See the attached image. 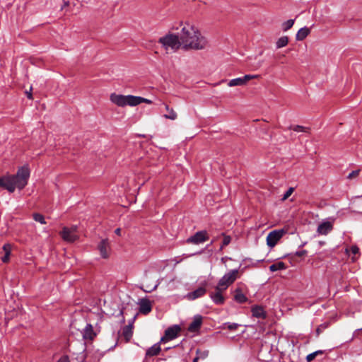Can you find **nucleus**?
Instances as JSON below:
<instances>
[{
  "label": "nucleus",
  "instance_id": "8fccbe9b",
  "mask_svg": "<svg viewBox=\"0 0 362 362\" xmlns=\"http://www.w3.org/2000/svg\"><path fill=\"white\" fill-rule=\"evenodd\" d=\"M58 362H70L67 357L60 358Z\"/></svg>",
  "mask_w": 362,
  "mask_h": 362
},
{
  "label": "nucleus",
  "instance_id": "5701e85b",
  "mask_svg": "<svg viewBox=\"0 0 362 362\" xmlns=\"http://www.w3.org/2000/svg\"><path fill=\"white\" fill-rule=\"evenodd\" d=\"M127 105L136 106L140 104V96H134L132 95H126Z\"/></svg>",
  "mask_w": 362,
  "mask_h": 362
},
{
  "label": "nucleus",
  "instance_id": "7ed1b4c3",
  "mask_svg": "<svg viewBox=\"0 0 362 362\" xmlns=\"http://www.w3.org/2000/svg\"><path fill=\"white\" fill-rule=\"evenodd\" d=\"M239 270L234 269L226 273L218 281L217 289L226 290L238 278Z\"/></svg>",
  "mask_w": 362,
  "mask_h": 362
},
{
  "label": "nucleus",
  "instance_id": "052dcab7",
  "mask_svg": "<svg viewBox=\"0 0 362 362\" xmlns=\"http://www.w3.org/2000/svg\"><path fill=\"white\" fill-rule=\"evenodd\" d=\"M356 259H357L356 257H352V260H353V262H355V261L356 260Z\"/></svg>",
  "mask_w": 362,
  "mask_h": 362
},
{
  "label": "nucleus",
  "instance_id": "f3484780",
  "mask_svg": "<svg viewBox=\"0 0 362 362\" xmlns=\"http://www.w3.org/2000/svg\"><path fill=\"white\" fill-rule=\"evenodd\" d=\"M206 290L204 286H200L196 290L189 292L187 295V298L190 300H194L205 295Z\"/></svg>",
  "mask_w": 362,
  "mask_h": 362
},
{
  "label": "nucleus",
  "instance_id": "b1692460",
  "mask_svg": "<svg viewBox=\"0 0 362 362\" xmlns=\"http://www.w3.org/2000/svg\"><path fill=\"white\" fill-rule=\"evenodd\" d=\"M234 300L238 303H244L247 302V298L242 293L240 289L237 288L234 295Z\"/></svg>",
  "mask_w": 362,
  "mask_h": 362
},
{
  "label": "nucleus",
  "instance_id": "680f3d73",
  "mask_svg": "<svg viewBox=\"0 0 362 362\" xmlns=\"http://www.w3.org/2000/svg\"><path fill=\"white\" fill-rule=\"evenodd\" d=\"M223 247H222V245H221V247H220L219 250H223Z\"/></svg>",
  "mask_w": 362,
  "mask_h": 362
},
{
  "label": "nucleus",
  "instance_id": "20e7f679",
  "mask_svg": "<svg viewBox=\"0 0 362 362\" xmlns=\"http://www.w3.org/2000/svg\"><path fill=\"white\" fill-rule=\"evenodd\" d=\"M189 40V42H187L185 45L183 46L185 49H203L207 45V40L204 36L202 35L201 33H197V35L191 36Z\"/></svg>",
  "mask_w": 362,
  "mask_h": 362
},
{
  "label": "nucleus",
  "instance_id": "f257e3e1",
  "mask_svg": "<svg viewBox=\"0 0 362 362\" xmlns=\"http://www.w3.org/2000/svg\"><path fill=\"white\" fill-rule=\"evenodd\" d=\"M30 171L28 165L18 168L15 175H6L0 177V187L13 193L16 188L22 190L28 185Z\"/></svg>",
  "mask_w": 362,
  "mask_h": 362
},
{
  "label": "nucleus",
  "instance_id": "a19ab883",
  "mask_svg": "<svg viewBox=\"0 0 362 362\" xmlns=\"http://www.w3.org/2000/svg\"><path fill=\"white\" fill-rule=\"evenodd\" d=\"M197 356H199L201 358H205L208 355V352L207 351H201L199 349H197Z\"/></svg>",
  "mask_w": 362,
  "mask_h": 362
},
{
  "label": "nucleus",
  "instance_id": "4be33fe9",
  "mask_svg": "<svg viewBox=\"0 0 362 362\" xmlns=\"http://www.w3.org/2000/svg\"><path fill=\"white\" fill-rule=\"evenodd\" d=\"M310 33V30L305 26L299 29L296 35V39L298 41H302Z\"/></svg>",
  "mask_w": 362,
  "mask_h": 362
},
{
  "label": "nucleus",
  "instance_id": "dca6fc26",
  "mask_svg": "<svg viewBox=\"0 0 362 362\" xmlns=\"http://www.w3.org/2000/svg\"><path fill=\"white\" fill-rule=\"evenodd\" d=\"M110 101L119 107H124L127 105L126 95L121 94L112 93L110 97Z\"/></svg>",
  "mask_w": 362,
  "mask_h": 362
},
{
  "label": "nucleus",
  "instance_id": "393cba45",
  "mask_svg": "<svg viewBox=\"0 0 362 362\" xmlns=\"http://www.w3.org/2000/svg\"><path fill=\"white\" fill-rule=\"evenodd\" d=\"M3 250L4 251L5 255L1 257V261L4 263H6L9 261V257L11 252V245L8 243L4 244L3 246Z\"/></svg>",
  "mask_w": 362,
  "mask_h": 362
},
{
  "label": "nucleus",
  "instance_id": "864d4df0",
  "mask_svg": "<svg viewBox=\"0 0 362 362\" xmlns=\"http://www.w3.org/2000/svg\"><path fill=\"white\" fill-rule=\"evenodd\" d=\"M136 315H135L134 316V317L132 319V320H131L130 322H129V323H132V324L133 325V323H134V320H135V319H136Z\"/></svg>",
  "mask_w": 362,
  "mask_h": 362
},
{
  "label": "nucleus",
  "instance_id": "0e129e2a",
  "mask_svg": "<svg viewBox=\"0 0 362 362\" xmlns=\"http://www.w3.org/2000/svg\"><path fill=\"white\" fill-rule=\"evenodd\" d=\"M145 292H150L151 291L144 290Z\"/></svg>",
  "mask_w": 362,
  "mask_h": 362
},
{
  "label": "nucleus",
  "instance_id": "6e6d98bb",
  "mask_svg": "<svg viewBox=\"0 0 362 362\" xmlns=\"http://www.w3.org/2000/svg\"><path fill=\"white\" fill-rule=\"evenodd\" d=\"M158 284H156V285L154 286V287H153L151 291L156 290V288L158 287Z\"/></svg>",
  "mask_w": 362,
  "mask_h": 362
},
{
  "label": "nucleus",
  "instance_id": "338daca9",
  "mask_svg": "<svg viewBox=\"0 0 362 362\" xmlns=\"http://www.w3.org/2000/svg\"><path fill=\"white\" fill-rule=\"evenodd\" d=\"M291 362H294V361H291Z\"/></svg>",
  "mask_w": 362,
  "mask_h": 362
},
{
  "label": "nucleus",
  "instance_id": "5fc2aeb1",
  "mask_svg": "<svg viewBox=\"0 0 362 362\" xmlns=\"http://www.w3.org/2000/svg\"><path fill=\"white\" fill-rule=\"evenodd\" d=\"M199 356H197L195 357L194 359H193V362H197L198 360H199Z\"/></svg>",
  "mask_w": 362,
  "mask_h": 362
},
{
  "label": "nucleus",
  "instance_id": "69168bd1",
  "mask_svg": "<svg viewBox=\"0 0 362 362\" xmlns=\"http://www.w3.org/2000/svg\"><path fill=\"white\" fill-rule=\"evenodd\" d=\"M360 330H362V328H361V329H360Z\"/></svg>",
  "mask_w": 362,
  "mask_h": 362
},
{
  "label": "nucleus",
  "instance_id": "9d476101",
  "mask_svg": "<svg viewBox=\"0 0 362 362\" xmlns=\"http://www.w3.org/2000/svg\"><path fill=\"white\" fill-rule=\"evenodd\" d=\"M181 328L179 325H175L171 327H169L165 331V335L161 337L160 342H165L169 340H172L177 337V334L180 332Z\"/></svg>",
  "mask_w": 362,
  "mask_h": 362
},
{
  "label": "nucleus",
  "instance_id": "aec40b11",
  "mask_svg": "<svg viewBox=\"0 0 362 362\" xmlns=\"http://www.w3.org/2000/svg\"><path fill=\"white\" fill-rule=\"evenodd\" d=\"M160 343L161 342L159 341V342L153 344L150 348H148L146 350V356H148V357L158 356L159 354L160 350H161L160 349Z\"/></svg>",
  "mask_w": 362,
  "mask_h": 362
},
{
  "label": "nucleus",
  "instance_id": "58836bf2",
  "mask_svg": "<svg viewBox=\"0 0 362 362\" xmlns=\"http://www.w3.org/2000/svg\"><path fill=\"white\" fill-rule=\"evenodd\" d=\"M360 170H353L352 172H351L348 176H347V178L348 179H353L356 177H357L358 175H359V173H360Z\"/></svg>",
  "mask_w": 362,
  "mask_h": 362
},
{
  "label": "nucleus",
  "instance_id": "6e6552de",
  "mask_svg": "<svg viewBox=\"0 0 362 362\" xmlns=\"http://www.w3.org/2000/svg\"><path fill=\"white\" fill-rule=\"evenodd\" d=\"M286 233L284 229L274 230L269 233L267 237V244L269 247H274L278 241Z\"/></svg>",
  "mask_w": 362,
  "mask_h": 362
},
{
  "label": "nucleus",
  "instance_id": "2eb2a0df",
  "mask_svg": "<svg viewBox=\"0 0 362 362\" xmlns=\"http://www.w3.org/2000/svg\"><path fill=\"white\" fill-rule=\"evenodd\" d=\"M152 310L151 302L146 298L139 301V312L143 315H148Z\"/></svg>",
  "mask_w": 362,
  "mask_h": 362
},
{
  "label": "nucleus",
  "instance_id": "bf43d9fd",
  "mask_svg": "<svg viewBox=\"0 0 362 362\" xmlns=\"http://www.w3.org/2000/svg\"><path fill=\"white\" fill-rule=\"evenodd\" d=\"M305 244H306V243H302V244L300 245V247H303Z\"/></svg>",
  "mask_w": 362,
  "mask_h": 362
},
{
  "label": "nucleus",
  "instance_id": "2f4dec72",
  "mask_svg": "<svg viewBox=\"0 0 362 362\" xmlns=\"http://www.w3.org/2000/svg\"><path fill=\"white\" fill-rule=\"evenodd\" d=\"M228 86L230 87L236 86H244V83L242 77H239L230 80L228 83Z\"/></svg>",
  "mask_w": 362,
  "mask_h": 362
},
{
  "label": "nucleus",
  "instance_id": "e2e57ef3",
  "mask_svg": "<svg viewBox=\"0 0 362 362\" xmlns=\"http://www.w3.org/2000/svg\"><path fill=\"white\" fill-rule=\"evenodd\" d=\"M202 251H199V252H197L196 254H199V255H200V254H202Z\"/></svg>",
  "mask_w": 362,
  "mask_h": 362
},
{
  "label": "nucleus",
  "instance_id": "a878e982",
  "mask_svg": "<svg viewBox=\"0 0 362 362\" xmlns=\"http://www.w3.org/2000/svg\"><path fill=\"white\" fill-rule=\"evenodd\" d=\"M287 268L286 265L283 262H278L274 263L269 267V270L272 272H276L279 270H284Z\"/></svg>",
  "mask_w": 362,
  "mask_h": 362
},
{
  "label": "nucleus",
  "instance_id": "72a5a7b5",
  "mask_svg": "<svg viewBox=\"0 0 362 362\" xmlns=\"http://www.w3.org/2000/svg\"><path fill=\"white\" fill-rule=\"evenodd\" d=\"M289 128L291 129H293L294 132H308L310 129L308 127H305L300 125H296L293 127L291 126Z\"/></svg>",
  "mask_w": 362,
  "mask_h": 362
},
{
  "label": "nucleus",
  "instance_id": "bb28decb",
  "mask_svg": "<svg viewBox=\"0 0 362 362\" xmlns=\"http://www.w3.org/2000/svg\"><path fill=\"white\" fill-rule=\"evenodd\" d=\"M264 63V60L259 59L257 61V58H255L254 62H249L248 66H250V69L252 71L257 70L259 69Z\"/></svg>",
  "mask_w": 362,
  "mask_h": 362
},
{
  "label": "nucleus",
  "instance_id": "4468645a",
  "mask_svg": "<svg viewBox=\"0 0 362 362\" xmlns=\"http://www.w3.org/2000/svg\"><path fill=\"white\" fill-rule=\"evenodd\" d=\"M224 290H218L217 286H215V292H211L209 296L216 305H223L225 303V298L222 295Z\"/></svg>",
  "mask_w": 362,
  "mask_h": 362
},
{
  "label": "nucleus",
  "instance_id": "c03bdc74",
  "mask_svg": "<svg viewBox=\"0 0 362 362\" xmlns=\"http://www.w3.org/2000/svg\"><path fill=\"white\" fill-rule=\"evenodd\" d=\"M316 357V354H314V352L311 353V354H309L307 356H306V361L308 362H311Z\"/></svg>",
  "mask_w": 362,
  "mask_h": 362
},
{
  "label": "nucleus",
  "instance_id": "a18cd8bd",
  "mask_svg": "<svg viewBox=\"0 0 362 362\" xmlns=\"http://www.w3.org/2000/svg\"><path fill=\"white\" fill-rule=\"evenodd\" d=\"M32 90H33V88L32 86L30 88V90H26L25 91V95L27 96V98L30 100H33V94H32Z\"/></svg>",
  "mask_w": 362,
  "mask_h": 362
},
{
  "label": "nucleus",
  "instance_id": "ea45409f",
  "mask_svg": "<svg viewBox=\"0 0 362 362\" xmlns=\"http://www.w3.org/2000/svg\"><path fill=\"white\" fill-rule=\"evenodd\" d=\"M294 189L293 187H290L286 192L285 194H284L283 196V198L282 199L283 200H285L286 199H288L291 195V194L293 193Z\"/></svg>",
  "mask_w": 362,
  "mask_h": 362
},
{
  "label": "nucleus",
  "instance_id": "37998d69",
  "mask_svg": "<svg viewBox=\"0 0 362 362\" xmlns=\"http://www.w3.org/2000/svg\"><path fill=\"white\" fill-rule=\"evenodd\" d=\"M307 253H308L307 250H302L296 251L294 255L298 257H303V256H305V255H307Z\"/></svg>",
  "mask_w": 362,
  "mask_h": 362
},
{
  "label": "nucleus",
  "instance_id": "39448f33",
  "mask_svg": "<svg viewBox=\"0 0 362 362\" xmlns=\"http://www.w3.org/2000/svg\"><path fill=\"white\" fill-rule=\"evenodd\" d=\"M189 40V42H187L185 45L183 46L185 49H203L207 45V40L204 36L202 35L201 33H197V35L191 36Z\"/></svg>",
  "mask_w": 362,
  "mask_h": 362
},
{
  "label": "nucleus",
  "instance_id": "79ce46f5",
  "mask_svg": "<svg viewBox=\"0 0 362 362\" xmlns=\"http://www.w3.org/2000/svg\"><path fill=\"white\" fill-rule=\"evenodd\" d=\"M350 250L354 255L359 254V248L357 245H352Z\"/></svg>",
  "mask_w": 362,
  "mask_h": 362
},
{
  "label": "nucleus",
  "instance_id": "473e14b6",
  "mask_svg": "<svg viewBox=\"0 0 362 362\" xmlns=\"http://www.w3.org/2000/svg\"><path fill=\"white\" fill-rule=\"evenodd\" d=\"M33 218L37 221L40 223L41 224H46L47 222L45 221V218L44 216L39 213H35L33 214Z\"/></svg>",
  "mask_w": 362,
  "mask_h": 362
},
{
  "label": "nucleus",
  "instance_id": "c9c22d12",
  "mask_svg": "<svg viewBox=\"0 0 362 362\" xmlns=\"http://www.w3.org/2000/svg\"><path fill=\"white\" fill-rule=\"evenodd\" d=\"M329 326V323H323L319 325L316 329V335L318 337Z\"/></svg>",
  "mask_w": 362,
  "mask_h": 362
},
{
  "label": "nucleus",
  "instance_id": "09e8293b",
  "mask_svg": "<svg viewBox=\"0 0 362 362\" xmlns=\"http://www.w3.org/2000/svg\"><path fill=\"white\" fill-rule=\"evenodd\" d=\"M325 350H317L314 351V354H316V356L318 355H322L325 353Z\"/></svg>",
  "mask_w": 362,
  "mask_h": 362
},
{
  "label": "nucleus",
  "instance_id": "7c9ffc66",
  "mask_svg": "<svg viewBox=\"0 0 362 362\" xmlns=\"http://www.w3.org/2000/svg\"><path fill=\"white\" fill-rule=\"evenodd\" d=\"M295 20L294 19H289L285 22H284L281 24V29L283 31L286 32L289 29H291L293 24H294Z\"/></svg>",
  "mask_w": 362,
  "mask_h": 362
},
{
  "label": "nucleus",
  "instance_id": "cd10ccee",
  "mask_svg": "<svg viewBox=\"0 0 362 362\" xmlns=\"http://www.w3.org/2000/svg\"><path fill=\"white\" fill-rule=\"evenodd\" d=\"M264 63V60L259 59L257 61V58H255L254 62H249L248 66H250V69L252 71L257 70L259 69Z\"/></svg>",
  "mask_w": 362,
  "mask_h": 362
},
{
  "label": "nucleus",
  "instance_id": "6ab92c4d",
  "mask_svg": "<svg viewBox=\"0 0 362 362\" xmlns=\"http://www.w3.org/2000/svg\"><path fill=\"white\" fill-rule=\"evenodd\" d=\"M251 312H252V316L257 317V318L265 319L267 317V314H266L264 308L259 305L252 306L251 308Z\"/></svg>",
  "mask_w": 362,
  "mask_h": 362
},
{
  "label": "nucleus",
  "instance_id": "1a4fd4ad",
  "mask_svg": "<svg viewBox=\"0 0 362 362\" xmlns=\"http://www.w3.org/2000/svg\"><path fill=\"white\" fill-rule=\"evenodd\" d=\"M209 240L207 231L205 230H199L195 233L193 235L189 237L186 242L187 243H192L198 245Z\"/></svg>",
  "mask_w": 362,
  "mask_h": 362
},
{
  "label": "nucleus",
  "instance_id": "0eeeda50",
  "mask_svg": "<svg viewBox=\"0 0 362 362\" xmlns=\"http://www.w3.org/2000/svg\"><path fill=\"white\" fill-rule=\"evenodd\" d=\"M197 33H200L194 26L187 24L182 28L181 33H180L179 38L181 42V45H185L187 42H189L191 36L197 35Z\"/></svg>",
  "mask_w": 362,
  "mask_h": 362
},
{
  "label": "nucleus",
  "instance_id": "c756f323",
  "mask_svg": "<svg viewBox=\"0 0 362 362\" xmlns=\"http://www.w3.org/2000/svg\"><path fill=\"white\" fill-rule=\"evenodd\" d=\"M288 43V37L287 36H282L278 39L276 42V49H280L286 47Z\"/></svg>",
  "mask_w": 362,
  "mask_h": 362
},
{
  "label": "nucleus",
  "instance_id": "f8f14e48",
  "mask_svg": "<svg viewBox=\"0 0 362 362\" xmlns=\"http://www.w3.org/2000/svg\"><path fill=\"white\" fill-rule=\"evenodd\" d=\"M203 317L200 315H197L194 317L192 322L189 325L187 330L189 332H198L202 325Z\"/></svg>",
  "mask_w": 362,
  "mask_h": 362
},
{
  "label": "nucleus",
  "instance_id": "f03ea898",
  "mask_svg": "<svg viewBox=\"0 0 362 362\" xmlns=\"http://www.w3.org/2000/svg\"><path fill=\"white\" fill-rule=\"evenodd\" d=\"M158 43L161 44L167 52L170 49L173 52H176L181 47L179 36L172 33L166 34L160 37Z\"/></svg>",
  "mask_w": 362,
  "mask_h": 362
},
{
  "label": "nucleus",
  "instance_id": "4c0bfd02",
  "mask_svg": "<svg viewBox=\"0 0 362 362\" xmlns=\"http://www.w3.org/2000/svg\"><path fill=\"white\" fill-rule=\"evenodd\" d=\"M225 326L227 327V328L229 329V330H231V331H234V330H236L238 329V327L240 326V325L237 324V323H231V322H227V323H225L224 324Z\"/></svg>",
  "mask_w": 362,
  "mask_h": 362
},
{
  "label": "nucleus",
  "instance_id": "ddd939ff",
  "mask_svg": "<svg viewBox=\"0 0 362 362\" xmlns=\"http://www.w3.org/2000/svg\"><path fill=\"white\" fill-rule=\"evenodd\" d=\"M101 257L107 259L109 257L110 245L107 239H103L98 245Z\"/></svg>",
  "mask_w": 362,
  "mask_h": 362
},
{
  "label": "nucleus",
  "instance_id": "e433bc0d",
  "mask_svg": "<svg viewBox=\"0 0 362 362\" xmlns=\"http://www.w3.org/2000/svg\"><path fill=\"white\" fill-rule=\"evenodd\" d=\"M259 78V75H250V74H246L244 76L242 77L244 85L246 84V83L253 78Z\"/></svg>",
  "mask_w": 362,
  "mask_h": 362
},
{
  "label": "nucleus",
  "instance_id": "423d86ee",
  "mask_svg": "<svg viewBox=\"0 0 362 362\" xmlns=\"http://www.w3.org/2000/svg\"><path fill=\"white\" fill-rule=\"evenodd\" d=\"M78 226L76 225L71 226V227H64L62 230L59 233L62 238L66 242L74 243L79 238L77 234Z\"/></svg>",
  "mask_w": 362,
  "mask_h": 362
},
{
  "label": "nucleus",
  "instance_id": "a211bd4d",
  "mask_svg": "<svg viewBox=\"0 0 362 362\" xmlns=\"http://www.w3.org/2000/svg\"><path fill=\"white\" fill-rule=\"evenodd\" d=\"M332 224L329 221H326L319 224L317 232L321 235H327L332 230Z\"/></svg>",
  "mask_w": 362,
  "mask_h": 362
},
{
  "label": "nucleus",
  "instance_id": "603ef678",
  "mask_svg": "<svg viewBox=\"0 0 362 362\" xmlns=\"http://www.w3.org/2000/svg\"><path fill=\"white\" fill-rule=\"evenodd\" d=\"M69 1H64V5H63V6L62 7V9H63V8H64V7H66V6H69Z\"/></svg>",
  "mask_w": 362,
  "mask_h": 362
},
{
  "label": "nucleus",
  "instance_id": "412c9836",
  "mask_svg": "<svg viewBox=\"0 0 362 362\" xmlns=\"http://www.w3.org/2000/svg\"><path fill=\"white\" fill-rule=\"evenodd\" d=\"M133 326L132 323L125 325L122 329V336L127 342L129 341L133 335Z\"/></svg>",
  "mask_w": 362,
  "mask_h": 362
},
{
  "label": "nucleus",
  "instance_id": "49530a36",
  "mask_svg": "<svg viewBox=\"0 0 362 362\" xmlns=\"http://www.w3.org/2000/svg\"><path fill=\"white\" fill-rule=\"evenodd\" d=\"M123 314H124V311H123V309H120L119 311V313H118V316H121V320H120V322L121 323H124L125 322V319H124V317L123 316Z\"/></svg>",
  "mask_w": 362,
  "mask_h": 362
},
{
  "label": "nucleus",
  "instance_id": "4d7b16f0",
  "mask_svg": "<svg viewBox=\"0 0 362 362\" xmlns=\"http://www.w3.org/2000/svg\"><path fill=\"white\" fill-rule=\"evenodd\" d=\"M215 240H212L211 243L207 245V247L210 245H211L214 243Z\"/></svg>",
  "mask_w": 362,
  "mask_h": 362
},
{
  "label": "nucleus",
  "instance_id": "de8ad7c7",
  "mask_svg": "<svg viewBox=\"0 0 362 362\" xmlns=\"http://www.w3.org/2000/svg\"><path fill=\"white\" fill-rule=\"evenodd\" d=\"M140 104L142 103H146V104H152V101L149 99L144 98L143 97H140Z\"/></svg>",
  "mask_w": 362,
  "mask_h": 362
},
{
  "label": "nucleus",
  "instance_id": "9b49d317",
  "mask_svg": "<svg viewBox=\"0 0 362 362\" xmlns=\"http://www.w3.org/2000/svg\"><path fill=\"white\" fill-rule=\"evenodd\" d=\"M82 337L84 340L93 341L96 337L97 334L94 331L93 325L87 323L86 327L81 331Z\"/></svg>",
  "mask_w": 362,
  "mask_h": 362
},
{
  "label": "nucleus",
  "instance_id": "c85d7f7f",
  "mask_svg": "<svg viewBox=\"0 0 362 362\" xmlns=\"http://www.w3.org/2000/svg\"><path fill=\"white\" fill-rule=\"evenodd\" d=\"M165 107L166 110L168 112V114L164 115V117L166 119L175 120L177 118V113L174 111L173 108H170L169 105L167 104L165 105Z\"/></svg>",
  "mask_w": 362,
  "mask_h": 362
},
{
  "label": "nucleus",
  "instance_id": "f704fd0d",
  "mask_svg": "<svg viewBox=\"0 0 362 362\" xmlns=\"http://www.w3.org/2000/svg\"><path fill=\"white\" fill-rule=\"evenodd\" d=\"M221 235L223 237L222 241V247L227 246L231 242V237L230 235H226L224 233H221Z\"/></svg>",
  "mask_w": 362,
  "mask_h": 362
},
{
  "label": "nucleus",
  "instance_id": "3c124183",
  "mask_svg": "<svg viewBox=\"0 0 362 362\" xmlns=\"http://www.w3.org/2000/svg\"><path fill=\"white\" fill-rule=\"evenodd\" d=\"M115 233L117 235H121V228H117L115 230Z\"/></svg>",
  "mask_w": 362,
  "mask_h": 362
},
{
  "label": "nucleus",
  "instance_id": "13d9d810",
  "mask_svg": "<svg viewBox=\"0 0 362 362\" xmlns=\"http://www.w3.org/2000/svg\"><path fill=\"white\" fill-rule=\"evenodd\" d=\"M226 258H227V257H222V258H221V261L224 262H225V259H226Z\"/></svg>",
  "mask_w": 362,
  "mask_h": 362
}]
</instances>
